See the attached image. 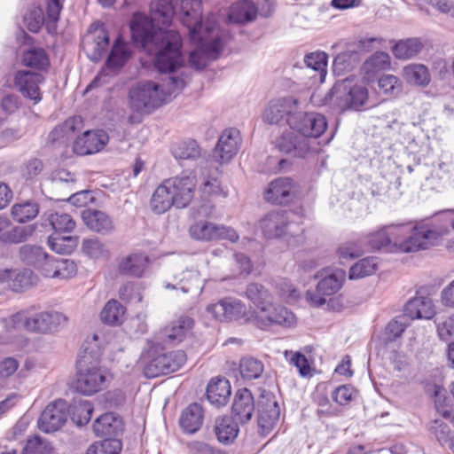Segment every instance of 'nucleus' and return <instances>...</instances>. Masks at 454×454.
I'll list each match as a JSON object with an SVG mask.
<instances>
[{"label": "nucleus", "instance_id": "nucleus-5", "mask_svg": "<svg viewBox=\"0 0 454 454\" xmlns=\"http://www.w3.org/2000/svg\"><path fill=\"white\" fill-rule=\"evenodd\" d=\"M77 373L74 388L84 395H91L100 391L106 382V375L100 367L98 356H92L85 348L76 363Z\"/></svg>", "mask_w": 454, "mask_h": 454}, {"label": "nucleus", "instance_id": "nucleus-15", "mask_svg": "<svg viewBox=\"0 0 454 454\" xmlns=\"http://www.w3.org/2000/svg\"><path fill=\"white\" fill-rule=\"evenodd\" d=\"M246 309V305L240 300L232 297H225L207 307V311L219 321L239 319L245 316Z\"/></svg>", "mask_w": 454, "mask_h": 454}, {"label": "nucleus", "instance_id": "nucleus-58", "mask_svg": "<svg viewBox=\"0 0 454 454\" xmlns=\"http://www.w3.org/2000/svg\"><path fill=\"white\" fill-rule=\"evenodd\" d=\"M109 35L106 29L100 28L96 31L94 35V47L91 53V59L99 60L109 46Z\"/></svg>", "mask_w": 454, "mask_h": 454}, {"label": "nucleus", "instance_id": "nucleus-10", "mask_svg": "<svg viewBox=\"0 0 454 454\" xmlns=\"http://www.w3.org/2000/svg\"><path fill=\"white\" fill-rule=\"evenodd\" d=\"M298 106V99L292 96L274 98L267 105L262 119L269 124H278L283 120L288 124L291 116L296 115Z\"/></svg>", "mask_w": 454, "mask_h": 454}, {"label": "nucleus", "instance_id": "nucleus-13", "mask_svg": "<svg viewBox=\"0 0 454 454\" xmlns=\"http://www.w3.org/2000/svg\"><path fill=\"white\" fill-rule=\"evenodd\" d=\"M67 403L63 399L56 400L46 406L39 419V428L51 433L59 430L67 421Z\"/></svg>", "mask_w": 454, "mask_h": 454}, {"label": "nucleus", "instance_id": "nucleus-29", "mask_svg": "<svg viewBox=\"0 0 454 454\" xmlns=\"http://www.w3.org/2000/svg\"><path fill=\"white\" fill-rule=\"evenodd\" d=\"M147 264V255L143 253H133L120 259L118 262V271L121 275L141 278Z\"/></svg>", "mask_w": 454, "mask_h": 454}, {"label": "nucleus", "instance_id": "nucleus-41", "mask_svg": "<svg viewBox=\"0 0 454 454\" xmlns=\"http://www.w3.org/2000/svg\"><path fill=\"white\" fill-rule=\"evenodd\" d=\"M378 270V258L375 256H368L360 259L352 265L348 271L349 279L363 278L371 276Z\"/></svg>", "mask_w": 454, "mask_h": 454}, {"label": "nucleus", "instance_id": "nucleus-21", "mask_svg": "<svg viewBox=\"0 0 454 454\" xmlns=\"http://www.w3.org/2000/svg\"><path fill=\"white\" fill-rule=\"evenodd\" d=\"M258 327L264 328L271 325L291 326L295 323L294 314L283 306H274L271 302L267 312L259 311L255 317Z\"/></svg>", "mask_w": 454, "mask_h": 454}, {"label": "nucleus", "instance_id": "nucleus-40", "mask_svg": "<svg viewBox=\"0 0 454 454\" xmlns=\"http://www.w3.org/2000/svg\"><path fill=\"white\" fill-rule=\"evenodd\" d=\"M12 216L18 223H27L39 214V204L33 200L16 203L12 207Z\"/></svg>", "mask_w": 454, "mask_h": 454}, {"label": "nucleus", "instance_id": "nucleus-39", "mask_svg": "<svg viewBox=\"0 0 454 454\" xmlns=\"http://www.w3.org/2000/svg\"><path fill=\"white\" fill-rule=\"evenodd\" d=\"M22 64L26 67L44 70L49 65V57L43 48H31L22 53L21 57Z\"/></svg>", "mask_w": 454, "mask_h": 454}, {"label": "nucleus", "instance_id": "nucleus-36", "mask_svg": "<svg viewBox=\"0 0 454 454\" xmlns=\"http://www.w3.org/2000/svg\"><path fill=\"white\" fill-rule=\"evenodd\" d=\"M245 294L260 311L267 312L271 306V294L262 284H248Z\"/></svg>", "mask_w": 454, "mask_h": 454}, {"label": "nucleus", "instance_id": "nucleus-30", "mask_svg": "<svg viewBox=\"0 0 454 454\" xmlns=\"http://www.w3.org/2000/svg\"><path fill=\"white\" fill-rule=\"evenodd\" d=\"M203 419L204 411L202 406L198 403H192L182 411L179 425L184 433L194 434L201 427Z\"/></svg>", "mask_w": 454, "mask_h": 454}, {"label": "nucleus", "instance_id": "nucleus-18", "mask_svg": "<svg viewBox=\"0 0 454 454\" xmlns=\"http://www.w3.org/2000/svg\"><path fill=\"white\" fill-rule=\"evenodd\" d=\"M254 411V400L251 391L246 387L239 389L234 395L230 417L243 426L251 420Z\"/></svg>", "mask_w": 454, "mask_h": 454}, {"label": "nucleus", "instance_id": "nucleus-14", "mask_svg": "<svg viewBox=\"0 0 454 454\" xmlns=\"http://www.w3.org/2000/svg\"><path fill=\"white\" fill-rule=\"evenodd\" d=\"M174 202L177 208L186 207L194 196L195 176H180L166 180Z\"/></svg>", "mask_w": 454, "mask_h": 454}, {"label": "nucleus", "instance_id": "nucleus-55", "mask_svg": "<svg viewBox=\"0 0 454 454\" xmlns=\"http://www.w3.org/2000/svg\"><path fill=\"white\" fill-rule=\"evenodd\" d=\"M121 450V441L112 437H105L100 443L90 445L86 454H120Z\"/></svg>", "mask_w": 454, "mask_h": 454}, {"label": "nucleus", "instance_id": "nucleus-25", "mask_svg": "<svg viewBox=\"0 0 454 454\" xmlns=\"http://www.w3.org/2000/svg\"><path fill=\"white\" fill-rule=\"evenodd\" d=\"M258 10L251 0H242L231 4L228 9L226 23L244 25L256 20Z\"/></svg>", "mask_w": 454, "mask_h": 454}, {"label": "nucleus", "instance_id": "nucleus-52", "mask_svg": "<svg viewBox=\"0 0 454 454\" xmlns=\"http://www.w3.org/2000/svg\"><path fill=\"white\" fill-rule=\"evenodd\" d=\"M49 222L56 234L62 232H72L75 228V222L73 217L67 213L56 212L49 217Z\"/></svg>", "mask_w": 454, "mask_h": 454}, {"label": "nucleus", "instance_id": "nucleus-33", "mask_svg": "<svg viewBox=\"0 0 454 454\" xmlns=\"http://www.w3.org/2000/svg\"><path fill=\"white\" fill-rule=\"evenodd\" d=\"M239 432V424L229 416L218 418L215 420V433L217 440L223 444L234 442Z\"/></svg>", "mask_w": 454, "mask_h": 454}, {"label": "nucleus", "instance_id": "nucleus-9", "mask_svg": "<svg viewBox=\"0 0 454 454\" xmlns=\"http://www.w3.org/2000/svg\"><path fill=\"white\" fill-rule=\"evenodd\" d=\"M289 127L301 134L302 137H319L327 128V121L323 114L310 112H297L288 120Z\"/></svg>", "mask_w": 454, "mask_h": 454}, {"label": "nucleus", "instance_id": "nucleus-8", "mask_svg": "<svg viewBox=\"0 0 454 454\" xmlns=\"http://www.w3.org/2000/svg\"><path fill=\"white\" fill-rule=\"evenodd\" d=\"M186 354L183 350L153 354L144 367L146 378H156L179 370L186 362Z\"/></svg>", "mask_w": 454, "mask_h": 454}, {"label": "nucleus", "instance_id": "nucleus-46", "mask_svg": "<svg viewBox=\"0 0 454 454\" xmlns=\"http://www.w3.org/2000/svg\"><path fill=\"white\" fill-rule=\"evenodd\" d=\"M264 371L263 364L254 357H244L239 363V372L244 380H252L262 376Z\"/></svg>", "mask_w": 454, "mask_h": 454}, {"label": "nucleus", "instance_id": "nucleus-27", "mask_svg": "<svg viewBox=\"0 0 454 454\" xmlns=\"http://www.w3.org/2000/svg\"><path fill=\"white\" fill-rule=\"evenodd\" d=\"M397 226L395 224L385 225L377 231L366 235H362L367 251H378L390 246L395 237Z\"/></svg>", "mask_w": 454, "mask_h": 454}, {"label": "nucleus", "instance_id": "nucleus-16", "mask_svg": "<svg viewBox=\"0 0 454 454\" xmlns=\"http://www.w3.org/2000/svg\"><path fill=\"white\" fill-rule=\"evenodd\" d=\"M258 426L271 430L279 419L280 408L272 393L263 392L258 400Z\"/></svg>", "mask_w": 454, "mask_h": 454}, {"label": "nucleus", "instance_id": "nucleus-51", "mask_svg": "<svg viewBox=\"0 0 454 454\" xmlns=\"http://www.w3.org/2000/svg\"><path fill=\"white\" fill-rule=\"evenodd\" d=\"M215 223L200 221L196 222L190 227V234L192 238L201 241H212L215 240Z\"/></svg>", "mask_w": 454, "mask_h": 454}, {"label": "nucleus", "instance_id": "nucleus-53", "mask_svg": "<svg viewBox=\"0 0 454 454\" xmlns=\"http://www.w3.org/2000/svg\"><path fill=\"white\" fill-rule=\"evenodd\" d=\"M424 43L420 38L412 37L399 40V59L415 58L424 49Z\"/></svg>", "mask_w": 454, "mask_h": 454}, {"label": "nucleus", "instance_id": "nucleus-23", "mask_svg": "<svg viewBox=\"0 0 454 454\" xmlns=\"http://www.w3.org/2000/svg\"><path fill=\"white\" fill-rule=\"evenodd\" d=\"M289 213L286 210L271 211L260 222L263 235L267 239L281 237L289 223Z\"/></svg>", "mask_w": 454, "mask_h": 454}, {"label": "nucleus", "instance_id": "nucleus-28", "mask_svg": "<svg viewBox=\"0 0 454 454\" xmlns=\"http://www.w3.org/2000/svg\"><path fill=\"white\" fill-rule=\"evenodd\" d=\"M397 319L394 317L379 336V351L393 362L397 359Z\"/></svg>", "mask_w": 454, "mask_h": 454}, {"label": "nucleus", "instance_id": "nucleus-64", "mask_svg": "<svg viewBox=\"0 0 454 454\" xmlns=\"http://www.w3.org/2000/svg\"><path fill=\"white\" fill-rule=\"evenodd\" d=\"M77 271L76 264L69 259L59 258L57 261V268L55 270L56 278L66 279L75 275Z\"/></svg>", "mask_w": 454, "mask_h": 454}, {"label": "nucleus", "instance_id": "nucleus-24", "mask_svg": "<svg viewBox=\"0 0 454 454\" xmlns=\"http://www.w3.org/2000/svg\"><path fill=\"white\" fill-rule=\"evenodd\" d=\"M84 224L92 231L107 235L114 231V223L106 212L97 209H84L82 212Z\"/></svg>", "mask_w": 454, "mask_h": 454}, {"label": "nucleus", "instance_id": "nucleus-20", "mask_svg": "<svg viewBox=\"0 0 454 454\" xmlns=\"http://www.w3.org/2000/svg\"><path fill=\"white\" fill-rule=\"evenodd\" d=\"M108 140V135L103 130H87L75 139L73 150L78 155L96 153L104 148Z\"/></svg>", "mask_w": 454, "mask_h": 454}, {"label": "nucleus", "instance_id": "nucleus-61", "mask_svg": "<svg viewBox=\"0 0 454 454\" xmlns=\"http://www.w3.org/2000/svg\"><path fill=\"white\" fill-rule=\"evenodd\" d=\"M51 450L49 443L40 436L35 435L27 439L22 454H50Z\"/></svg>", "mask_w": 454, "mask_h": 454}, {"label": "nucleus", "instance_id": "nucleus-32", "mask_svg": "<svg viewBox=\"0 0 454 454\" xmlns=\"http://www.w3.org/2000/svg\"><path fill=\"white\" fill-rule=\"evenodd\" d=\"M404 81L412 86L425 88L431 82V74L427 66L423 64H409L403 68Z\"/></svg>", "mask_w": 454, "mask_h": 454}, {"label": "nucleus", "instance_id": "nucleus-50", "mask_svg": "<svg viewBox=\"0 0 454 454\" xmlns=\"http://www.w3.org/2000/svg\"><path fill=\"white\" fill-rule=\"evenodd\" d=\"M433 392L434 406L437 412L443 418H450L451 407L446 396V389L439 385L434 384L427 387V392Z\"/></svg>", "mask_w": 454, "mask_h": 454}, {"label": "nucleus", "instance_id": "nucleus-45", "mask_svg": "<svg viewBox=\"0 0 454 454\" xmlns=\"http://www.w3.org/2000/svg\"><path fill=\"white\" fill-rule=\"evenodd\" d=\"M47 253L38 246L24 245L20 248V257L21 261L27 264L34 266L36 270L44 260Z\"/></svg>", "mask_w": 454, "mask_h": 454}, {"label": "nucleus", "instance_id": "nucleus-49", "mask_svg": "<svg viewBox=\"0 0 454 454\" xmlns=\"http://www.w3.org/2000/svg\"><path fill=\"white\" fill-rule=\"evenodd\" d=\"M77 244V238L71 236H59V234H52L48 238V245L50 248L58 254H71Z\"/></svg>", "mask_w": 454, "mask_h": 454}, {"label": "nucleus", "instance_id": "nucleus-12", "mask_svg": "<svg viewBox=\"0 0 454 454\" xmlns=\"http://www.w3.org/2000/svg\"><path fill=\"white\" fill-rule=\"evenodd\" d=\"M44 80V76L39 73L19 70L14 76V85L25 98L38 104L43 98L40 84Z\"/></svg>", "mask_w": 454, "mask_h": 454}, {"label": "nucleus", "instance_id": "nucleus-2", "mask_svg": "<svg viewBox=\"0 0 454 454\" xmlns=\"http://www.w3.org/2000/svg\"><path fill=\"white\" fill-rule=\"evenodd\" d=\"M179 19L189 29L190 40L198 43L189 55V63L203 70L210 61L219 58L224 46L232 40L230 30L218 27L217 16L209 14L202 20L201 0H181Z\"/></svg>", "mask_w": 454, "mask_h": 454}, {"label": "nucleus", "instance_id": "nucleus-63", "mask_svg": "<svg viewBox=\"0 0 454 454\" xmlns=\"http://www.w3.org/2000/svg\"><path fill=\"white\" fill-rule=\"evenodd\" d=\"M82 251L90 258L98 259L107 254L105 245L98 239H83Z\"/></svg>", "mask_w": 454, "mask_h": 454}, {"label": "nucleus", "instance_id": "nucleus-57", "mask_svg": "<svg viewBox=\"0 0 454 454\" xmlns=\"http://www.w3.org/2000/svg\"><path fill=\"white\" fill-rule=\"evenodd\" d=\"M390 65V58L387 53L383 51H377L372 55L363 66L365 73L377 72L380 70L387 69Z\"/></svg>", "mask_w": 454, "mask_h": 454}, {"label": "nucleus", "instance_id": "nucleus-38", "mask_svg": "<svg viewBox=\"0 0 454 454\" xmlns=\"http://www.w3.org/2000/svg\"><path fill=\"white\" fill-rule=\"evenodd\" d=\"M346 278V272L343 270L337 269L331 274L323 278L317 286V291L319 294L330 296L337 293L343 285Z\"/></svg>", "mask_w": 454, "mask_h": 454}, {"label": "nucleus", "instance_id": "nucleus-1", "mask_svg": "<svg viewBox=\"0 0 454 454\" xmlns=\"http://www.w3.org/2000/svg\"><path fill=\"white\" fill-rule=\"evenodd\" d=\"M152 18L136 13L130 22L131 38L137 46L154 54V67L162 74H171L183 65L182 37L170 26L176 13L174 0H153Z\"/></svg>", "mask_w": 454, "mask_h": 454}, {"label": "nucleus", "instance_id": "nucleus-37", "mask_svg": "<svg viewBox=\"0 0 454 454\" xmlns=\"http://www.w3.org/2000/svg\"><path fill=\"white\" fill-rule=\"evenodd\" d=\"M169 190L166 180L155 189L151 199V207L154 213L158 215L163 214L172 206H175Z\"/></svg>", "mask_w": 454, "mask_h": 454}, {"label": "nucleus", "instance_id": "nucleus-35", "mask_svg": "<svg viewBox=\"0 0 454 454\" xmlns=\"http://www.w3.org/2000/svg\"><path fill=\"white\" fill-rule=\"evenodd\" d=\"M121 425V419L114 413L107 412L95 420L93 431L99 437H113L119 432Z\"/></svg>", "mask_w": 454, "mask_h": 454}, {"label": "nucleus", "instance_id": "nucleus-59", "mask_svg": "<svg viewBox=\"0 0 454 454\" xmlns=\"http://www.w3.org/2000/svg\"><path fill=\"white\" fill-rule=\"evenodd\" d=\"M430 432L436 437L441 445L448 444L454 441L450 438L451 430L450 427L441 419H434L429 426Z\"/></svg>", "mask_w": 454, "mask_h": 454}, {"label": "nucleus", "instance_id": "nucleus-6", "mask_svg": "<svg viewBox=\"0 0 454 454\" xmlns=\"http://www.w3.org/2000/svg\"><path fill=\"white\" fill-rule=\"evenodd\" d=\"M166 93L152 81L139 82L129 91L130 109L140 114H150L163 105Z\"/></svg>", "mask_w": 454, "mask_h": 454}, {"label": "nucleus", "instance_id": "nucleus-56", "mask_svg": "<svg viewBox=\"0 0 454 454\" xmlns=\"http://www.w3.org/2000/svg\"><path fill=\"white\" fill-rule=\"evenodd\" d=\"M62 3L58 0H48L46 6V29L48 33L54 34L57 30V22L59 20Z\"/></svg>", "mask_w": 454, "mask_h": 454}, {"label": "nucleus", "instance_id": "nucleus-54", "mask_svg": "<svg viewBox=\"0 0 454 454\" xmlns=\"http://www.w3.org/2000/svg\"><path fill=\"white\" fill-rule=\"evenodd\" d=\"M44 169L43 161L36 157L25 160L20 168L21 177L26 181H34Z\"/></svg>", "mask_w": 454, "mask_h": 454}, {"label": "nucleus", "instance_id": "nucleus-34", "mask_svg": "<svg viewBox=\"0 0 454 454\" xmlns=\"http://www.w3.org/2000/svg\"><path fill=\"white\" fill-rule=\"evenodd\" d=\"M131 57V51L126 42L119 35L114 42L106 65L110 69L121 68Z\"/></svg>", "mask_w": 454, "mask_h": 454}, {"label": "nucleus", "instance_id": "nucleus-11", "mask_svg": "<svg viewBox=\"0 0 454 454\" xmlns=\"http://www.w3.org/2000/svg\"><path fill=\"white\" fill-rule=\"evenodd\" d=\"M240 145L239 131L234 128L226 129L219 137L212 156L220 164L228 163L238 153Z\"/></svg>", "mask_w": 454, "mask_h": 454}, {"label": "nucleus", "instance_id": "nucleus-31", "mask_svg": "<svg viewBox=\"0 0 454 454\" xmlns=\"http://www.w3.org/2000/svg\"><path fill=\"white\" fill-rule=\"evenodd\" d=\"M194 325L190 317H181L164 330V341L169 345H176L183 340Z\"/></svg>", "mask_w": 454, "mask_h": 454}, {"label": "nucleus", "instance_id": "nucleus-22", "mask_svg": "<svg viewBox=\"0 0 454 454\" xmlns=\"http://www.w3.org/2000/svg\"><path fill=\"white\" fill-rule=\"evenodd\" d=\"M294 184L289 177L272 181L265 192V200L273 204H287L294 199Z\"/></svg>", "mask_w": 454, "mask_h": 454}, {"label": "nucleus", "instance_id": "nucleus-26", "mask_svg": "<svg viewBox=\"0 0 454 454\" xmlns=\"http://www.w3.org/2000/svg\"><path fill=\"white\" fill-rule=\"evenodd\" d=\"M207 399L215 408L225 406L231 395L230 381L225 378H213L207 387Z\"/></svg>", "mask_w": 454, "mask_h": 454}, {"label": "nucleus", "instance_id": "nucleus-17", "mask_svg": "<svg viewBox=\"0 0 454 454\" xmlns=\"http://www.w3.org/2000/svg\"><path fill=\"white\" fill-rule=\"evenodd\" d=\"M275 147L281 153L295 157L306 158L311 152L308 138L301 137L293 131H286L276 138Z\"/></svg>", "mask_w": 454, "mask_h": 454}, {"label": "nucleus", "instance_id": "nucleus-44", "mask_svg": "<svg viewBox=\"0 0 454 454\" xmlns=\"http://www.w3.org/2000/svg\"><path fill=\"white\" fill-rule=\"evenodd\" d=\"M9 287L15 292H21L36 282V276L29 269L12 270Z\"/></svg>", "mask_w": 454, "mask_h": 454}, {"label": "nucleus", "instance_id": "nucleus-43", "mask_svg": "<svg viewBox=\"0 0 454 454\" xmlns=\"http://www.w3.org/2000/svg\"><path fill=\"white\" fill-rule=\"evenodd\" d=\"M172 154L178 160H195L200 156V148L195 140L189 139L174 145Z\"/></svg>", "mask_w": 454, "mask_h": 454}, {"label": "nucleus", "instance_id": "nucleus-47", "mask_svg": "<svg viewBox=\"0 0 454 454\" xmlns=\"http://www.w3.org/2000/svg\"><path fill=\"white\" fill-rule=\"evenodd\" d=\"M366 251L363 237L360 236L356 240H349L341 244L338 248L340 260H350L361 256Z\"/></svg>", "mask_w": 454, "mask_h": 454}, {"label": "nucleus", "instance_id": "nucleus-7", "mask_svg": "<svg viewBox=\"0 0 454 454\" xmlns=\"http://www.w3.org/2000/svg\"><path fill=\"white\" fill-rule=\"evenodd\" d=\"M15 324L22 323L29 332L47 333L54 332L67 321V317L58 311H43L28 316L27 312L20 311L12 316Z\"/></svg>", "mask_w": 454, "mask_h": 454}, {"label": "nucleus", "instance_id": "nucleus-4", "mask_svg": "<svg viewBox=\"0 0 454 454\" xmlns=\"http://www.w3.org/2000/svg\"><path fill=\"white\" fill-rule=\"evenodd\" d=\"M441 215L418 222L412 228L411 235L399 244V251L411 253L436 246L448 232V225L439 223Z\"/></svg>", "mask_w": 454, "mask_h": 454}, {"label": "nucleus", "instance_id": "nucleus-19", "mask_svg": "<svg viewBox=\"0 0 454 454\" xmlns=\"http://www.w3.org/2000/svg\"><path fill=\"white\" fill-rule=\"evenodd\" d=\"M434 314L433 301L428 295L422 294V288L416 292V295L403 308V316L411 319H431Z\"/></svg>", "mask_w": 454, "mask_h": 454}, {"label": "nucleus", "instance_id": "nucleus-62", "mask_svg": "<svg viewBox=\"0 0 454 454\" xmlns=\"http://www.w3.org/2000/svg\"><path fill=\"white\" fill-rule=\"evenodd\" d=\"M27 29L32 33H37L43 25L46 26V20L43 9L35 8L24 18Z\"/></svg>", "mask_w": 454, "mask_h": 454}, {"label": "nucleus", "instance_id": "nucleus-48", "mask_svg": "<svg viewBox=\"0 0 454 454\" xmlns=\"http://www.w3.org/2000/svg\"><path fill=\"white\" fill-rule=\"evenodd\" d=\"M312 400L313 403L318 406L317 415L319 419L336 417L339 415V410L330 403L325 392L317 389L312 395Z\"/></svg>", "mask_w": 454, "mask_h": 454}, {"label": "nucleus", "instance_id": "nucleus-60", "mask_svg": "<svg viewBox=\"0 0 454 454\" xmlns=\"http://www.w3.org/2000/svg\"><path fill=\"white\" fill-rule=\"evenodd\" d=\"M304 63L314 71L322 74L326 73L327 55L323 51H316L309 53L304 58Z\"/></svg>", "mask_w": 454, "mask_h": 454}, {"label": "nucleus", "instance_id": "nucleus-3", "mask_svg": "<svg viewBox=\"0 0 454 454\" xmlns=\"http://www.w3.org/2000/svg\"><path fill=\"white\" fill-rule=\"evenodd\" d=\"M368 101V90L358 84L354 78H346L334 83L324 98V104L344 112L360 111Z\"/></svg>", "mask_w": 454, "mask_h": 454}, {"label": "nucleus", "instance_id": "nucleus-42", "mask_svg": "<svg viewBox=\"0 0 454 454\" xmlns=\"http://www.w3.org/2000/svg\"><path fill=\"white\" fill-rule=\"evenodd\" d=\"M125 308L116 300H110L105 305L100 317L105 324L110 325H121L123 321Z\"/></svg>", "mask_w": 454, "mask_h": 454}]
</instances>
